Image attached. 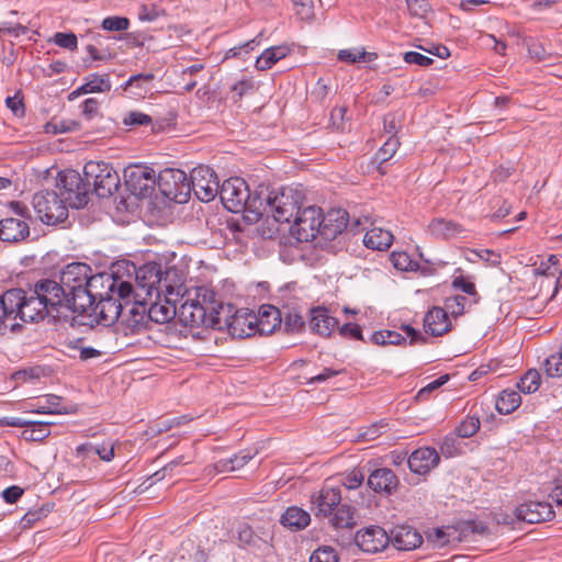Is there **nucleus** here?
I'll return each mask as SVG.
<instances>
[{"mask_svg": "<svg viewBox=\"0 0 562 562\" xmlns=\"http://www.w3.org/2000/svg\"><path fill=\"white\" fill-rule=\"evenodd\" d=\"M104 274H92L89 265L71 262L60 272L59 282L44 279L35 283L33 291L41 300L43 318L58 307L74 313H86L97 300L94 290L103 284Z\"/></svg>", "mask_w": 562, "mask_h": 562, "instance_id": "1", "label": "nucleus"}, {"mask_svg": "<svg viewBox=\"0 0 562 562\" xmlns=\"http://www.w3.org/2000/svg\"><path fill=\"white\" fill-rule=\"evenodd\" d=\"M236 310L234 305L217 300L212 289L199 286L195 296L180 305L179 318L186 326H204L228 331Z\"/></svg>", "mask_w": 562, "mask_h": 562, "instance_id": "2", "label": "nucleus"}, {"mask_svg": "<svg viewBox=\"0 0 562 562\" xmlns=\"http://www.w3.org/2000/svg\"><path fill=\"white\" fill-rule=\"evenodd\" d=\"M304 201L301 189L285 187L280 190L259 186V195L252 201L256 217L272 216L276 222L290 223L299 214Z\"/></svg>", "mask_w": 562, "mask_h": 562, "instance_id": "3", "label": "nucleus"}, {"mask_svg": "<svg viewBox=\"0 0 562 562\" xmlns=\"http://www.w3.org/2000/svg\"><path fill=\"white\" fill-rule=\"evenodd\" d=\"M41 300L32 288L10 289L0 293V334L7 328L14 329L19 318L23 322H37L43 319Z\"/></svg>", "mask_w": 562, "mask_h": 562, "instance_id": "4", "label": "nucleus"}, {"mask_svg": "<svg viewBox=\"0 0 562 562\" xmlns=\"http://www.w3.org/2000/svg\"><path fill=\"white\" fill-rule=\"evenodd\" d=\"M218 195L223 205L229 212L248 211L254 214L252 201L259 195V187L251 194L244 179L229 178L223 182Z\"/></svg>", "mask_w": 562, "mask_h": 562, "instance_id": "5", "label": "nucleus"}, {"mask_svg": "<svg viewBox=\"0 0 562 562\" xmlns=\"http://www.w3.org/2000/svg\"><path fill=\"white\" fill-rule=\"evenodd\" d=\"M56 188L59 199L64 200L67 206L81 209L88 204V183L78 171L72 169L59 171Z\"/></svg>", "mask_w": 562, "mask_h": 562, "instance_id": "6", "label": "nucleus"}, {"mask_svg": "<svg viewBox=\"0 0 562 562\" xmlns=\"http://www.w3.org/2000/svg\"><path fill=\"white\" fill-rule=\"evenodd\" d=\"M83 176L88 186H93V190L99 198H109L120 188V176L108 162H87L83 167Z\"/></svg>", "mask_w": 562, "mask_h": 562, "instance_id": "7", "label": "nucleus"}, {"mask_svg": "<svg viewBox=\"0 0 562 562\" xmlns=\"http://www.w3.org/2000/svg\"><path fill=\"white\" fill-rule=\"evenodd\" d=\"M33 207L46 225H56L68 217V206L54 190H42L34 194Z\"/></svg>", "mask_w": 562, "mask_h": 562, "instance_id": "8", "label": "nucleus"}, {"mask_svg": "<svg viewBox=\"0 0 562 562\" xmlns=\"http://www.w3.org/2000/svg\"><path fill=\"white\" fill-rule=\"evenodd\" d=\"M161 192L178 203H184L190 198V177L180 169H165L158 176Z\"/></svg>", "mask_w": 562, "mask_h": 562, "instance_id": "9", "label": "nucleus"}, {"mask_svg": "<svg viewBox=\"0 0 562 562\" xmlns=\"http://www.w3.org/2000/svg\"><path fill=\"white\" fill-rule=\"evenodd\" d=\"M322 211L315 206L301 209L294 217L291 226V234L301 243H307L321 237L319 225Z\"/></svg>", "mask_w": 562, "mask_h": 562, "instance_id": "10", "label": "nucleus"}, {"mask_svg": "<svg viewBox=\"0 0 562 562\" xmlns=\"http://www.w3.org/2000/svg\"><path fill=\"white\" fill-rule=\"evenodd\" d=\"M124 179L130 192L140 199L150 196L158 183L155 170L142 165L127 167L124 170Z\"/></svg>", "mask_w": 562, "mask_h": 562, "instance_id": "11", "label": "nucleus"}, {"mask_svg": "<svg viewBox=\"0 0 562 562\" xmlns=\"http://www.w3.org/2000/svg\"><path fill=\"white\" fill-rule=\"evenodd\" d=\"M190 187L195 196L202 202H210L220 194V183L216 173L207 166H199L190 173Z\"/></svg>", "mask_w": 562, "mask_h": 562, "instance_id": "12", "label": "nucleus"}, {"mask_svg": "<svg viewBox=\"0 0 562 562\" xmlns=\"http://www.w3.org/2000/svg\"><path fill=\"white\" fill-rule=\"evenodd\" d=\"M195 290L196 288H186L184 276L180 270L175 267L164 270L160 295H164L165 299L181 301L180 305H182L188 301V299H193L195 296Z\"/></svg>", "mask_w": 562, "mask_h": 562, "instance_id": "13", "label": "nucleus"}, {"mask_svg": "<svg viewBox=\"0 0 562 562\" xmlns=\"http://www.w3.org/2000/svg\"><path fill=\"white\" fill-rule=\"evenodd\" d=\"M13 207L21 217H5L0 221V240L10 244L20 243L30 235L29 223L22 218L27 207L19 202L13 203Z\"/></svg>", "mask_w": 562, "mask_h": 562, "instance_id": "14", "label": "nucleus"}, {"mask_svg": "<svg viewBox=\"0 0 562 562\" xmlns=\"http://www.w3.org/2000/svg\"><path fill=\"white\" fill-rule=\"evenodd\" d=\"M355 542L367 553H378L390 544L389 533L380 526L371 525L356 532Z\"/></svg>", "mask_w": 562, "mask_h": 562, "instance_id": "15", "label": "nucleus"}, {"mask_svg": "<svg viewBox=\"0 0 562 562\" xmlns=\"http://www.w3.org/2000/svg\"><path fill=\"white\" fill-rule=\"evenodd\" d=\"M341 501L339 486L325 483L323 487L312 495V510L316 516L328 517L338 507Z\"/></svg>", "mask_w": 562, "mask_h": 562, "instance_id": "16", "label": "nucleus"}, {"mask_svg": "<svg viewBox=\"0 0 562 562\" xmlns=\"http://www.w3.org/2000/svg\"><path fill=\"white\" fill-rule=\"evenodd\" d=\"M515 514L519 520L528 524H539L554 517L552 502L548 501L525 502L516 508Z\"/></svg>", "mask_w": 562, "mask_h": 562, "instance_id": "17", "label": "nucleus"}, {"mask_svg": "<svg viewBox=\"0 0 562 562\" xmlns=\"http://www.w3.org/2000/svg\"><path fill=\"white\" fill-rule=\"evenodd\" d=\"M135 273L138 288L144 290L149 296L156 294L157 297H160L161 279L164 273L160 263L147 262L139 267Z\"/></svg>", "mask_w": 562, "mask_h": 562, "instance_id": "18", "label": "nucleus"}, {"mask_svg": "<svg viewBox=\"0 0 562 562\" xmlns=\"http://www.w3.org/2000/svg\"><path fill=\"white\" fill-rule=\"evenodd\" d=\"M321 222V238L325 241L333 240L347 229L349 214L342 209H331L325 215L322 214Z\"/></svg>", "mask_w": 562, "mask_h": 562, "instance_id": "19", "label": "nucleus"}, {"mask_svg": "<svg viewBox=\"0 0 562 562\" xmlns=\"http://www.w3.org/2000/svg\"><path fill=\"white\" fill-rule=\"evenodd\" d=\"M439 462L440 454L432 447L418 448L414 450L407 459L409 470L419 475L429 473Z\"/></svg>", "mask_w": 562, "mask_h": 562, "instance_id": "20", "label": "nucleus"}, {"mask_svg": "<svg viewBox=\"0 0 562 562\" xmlns=\"http://www.w3.org/2000/svg\"><path fill=\"white\" fill-rule=\"evenodd\" d=\"M257 315L248 310H236L228 325V334L233 338H247L257 333Z\"/></svg>", "mask_w": 562, "mask_h": 562, "instance_id": "21", "label": "nucleus"}, {"mask_svg": "<svg viewBox=\"0 0 562 562\" xmlns=\"http://www.w3.org/2000/svg\"><path fill=\"white\" fill-rule=\"evenodd\" d=\"M98 296L99 302L94 305L93 313L99 316L102 324H113L121 316L123 304L109 292L105 293V296L97 292V297Z\"/></svg>", "mask_w": 562, "mask_h": 562, "instance_id": "22", "label": "nucleus"}, {"mask_svg": "<svg viewBox=\"0 0 562 562\" xmlns=\"http://www.w3.org/2000/svg\"><path fill=\"white\" fill-rule=\"evenodd\" d=\"M390 543L397 550H413L423 542L420 533L409 526H397L392 529Z\"/></svg>", "mask_w": 562, "mask_h": 562, "instance_id": "23", "label": "nucleus"}, {"mask_svg": "<svg viewBox=\"0 0 562 562\" xmlns=\"http://www.w3.org/2000/svg\"><path fill=\"white\" fill-rule=\"evenodd\" d=\"M425 331L432 336H442L451 330V322L445 308L435 306L424 317Z\"/></svg>", "mask_w": 562, "mask_h": 562, "instance_id": "24", "label": "nucleus"}, {"mask_svg": "<svg viewBox=\"0 0 562 562\" xmlns=\"http://www.w3.org/2000/svg\"><path fill=\"white\" fill-rule=\"evenodd\" d=\"M310 326L316 334L328 337L338 326V321L326 307L317 306L311 310Z\"/></svg>", "mask_w": 562, "mask_h": 562, "instance_id": "25", "label": "nucleus"}, {"mask_svg": "<svg viewBox=\"0 0 562 562\" xmlns=\"http://www.w3.org/2000/svg\"><path fill=\"white\" fill-rule=\"evenodd\" d=\"M461 224L447 220L443 217H437L429 222L427 225V232L435 238L438 239H451L458 237L463 233Z\"/></svg>", "mask_w": 562, "mask_h": 562, "instance_id": "26", "label": "nucleus"}, {"mask_svg": "<svg viewBox=\"0 0 562 562\" xmlns=\"http://www.w3.org/2000/svg\"><path fill=\"white\" fill-rule=\"evenodd\" d=\"M397 483L398 480L395 473L386 468L374 470L368 479V485L379 493H391L396 488Z\"/></svg>", "mask_w": 562, "mask_h": 562, "instance_id": "27", "label": "nucleus"}, {"mask_svg": "<svg viewBox=\"0 0 562 562\" xmlns=\"http://www.w3.org/2000/svg\"><path fill=\"white\" fill-rule=\"evenodd\" d=\"M281 323V314L280 311L272 305H262L259 308V313L257 315V333L270 334L272 333L278 325Z\"/></svg>", "mask_w": 562, "mask_h": 562, "instance_id": "28", "label": "nucleus"}, {"mask_svg": "<svg viewBox=\"0 0 562 562\" xmlns=\"http://www.w3.org/2000/svg\"><path fill=\"white\" fill-rule=\"evenodd\" d=\"M165 300V304L159 302L151 303L148 310V316L150 319L159 324L167 323L172 319L177 313L179 314L181 301Z\"/></svg>", "mask_w": 562, "mask_h": 562, "instance_id": "29", "label": "nucleus"}, {"mask_svg": "<svg viewBox=\"0 0 562 562\" xmlns=\"http://www.w3.org/2000/svg\"><path fill=\"white\" fill-rule=\"evenodd\" d=\"M363 243L370 249L386 250L393 243V235L390 231L381 227H372L366 233Z\"/></svg>", "mask_w": 562, "mask_h": 562, "instance_id": "30", "label": "nucleus"}, {"mask_svg": "<svg viewBox=\"0 0 562 562\" xmlns=\"http://www.w3.org/2000/svg\"><path fill=\"white\" fill-rule=\"evenodd\" d=\"M311 522L310 514L296 506L289 507L281 517V524L293 530H301Z\"/></svg>", "mask_w": 562, "mask_h": 562, "instance_id": "31", "label": "nucleus"}, {"mask_svg": "<svg viewBox=\"0 0 562 562\" xmlns=\"http://www.w3.org/2000/svg\"><path fill=\"white\" fill-rule=\"evenodd\" d=\"M290 49L286 46H272L262 52L256 60V68L258 70H268L277 61L286 57Z\"/></svg>", "mask_w": 562, "mask_h": 562, "instance_id": "32", "label": "nucleus"}, {"mask_svg": "<svg viewBox=\"0 0 562 562\" xmlns=\"http://www.w3.org/2000/svg\"><path fill=\"white\" fill-rule=\"evenodd\" d=\"M104 280L109 282L108 292L116 299L123 300L125 304L130 303L131 294L133 292V285L128 281H123L114 276H105Z\"/></svg>", "mask_w": 562, "mask_h": 562, "instance_id": "33", "label": "nucleus"}, {"mask_svg": "<svg viewBox=\"0 0 562 562\" xmlns=\"http://www.w3.org/2000/svg\"><path fill=\"white\" fill-rule=\"evenodd\" d=\"M521 404L520 394L513 390H504L497 397L496 409L504 415L513 413Z\"/></svg>", "mask_w": 562, "mask_h": 562, "instance_id": "34", "label": "nucleus"}, {"mask_svg": "<svg viewBox=\"0 0 562 562\" xmlns=\"http://www.w3.org/2000/svg\"><path fill=\"white\" fill-rule=\"evenodd\" d=\"M257 452H251L250 450H243L235 454L232 458L222 459L216 463V469L221 472L223 471H235L237 469L243 468L246 463H248Z\"/></svg>", "mask_w": 562, "mask_h": 562, "instance_id": "35", "label": "nucleus"}, {"mask_svg": "<svg viewBox=\"0 0 562 562\" xmlns=\"http://www.w3.org/2000/svg\"><path fill=\"white\" fill-rule=\"evenodd\" d=\"M53 422H33L22 431V438L27 441H42L50 435Z\"/></svg>", "mask_w": 562, "mask_h": 562, "instance_id": "36", "label": "nucleus"}, {"mask_svg": "<svg viewBox=\"0 0 562 562\" xmlns=\"http://www.w3.org/2000/svg\"><path fill=\"white\" fill-rule=\"evenodd\" d=\"M38 414H65L67 409L61 405V397L48 394L38 402L37 407L33 411Z\"/></svg>", "mask_w": 562, "mask_h": 562, "instance_id": "37", "label": "nucleus"}, {"mask_svg": "<svg viewBox=\"0 0 562 562\" xmlns=\"http://www.w3.org/2000/svg\"><path fill=\"white\" fill-rule=\"evenodd\" d=\"M82 93L108 92L111 90L109 76L93 74L89 76L88 81L80 87Z\"/></svg>", "mask_w": 562, "mask_h": 562, "instance_id": "38", "label": "nucleus"}, {"mask_svg": "<svg viewBox=\"0 0 562 562\" xmlns=\"http://www.w3.org/2000/svg\"><path fill=\"white\" fill-rule=\"evenodd\" d=\"M333 526L335 528H351L355 526V509L349 505H340L337 507L333 517Z\"/></svg>", "mask_w": 562, "mask_h": 562, "instance_id": "39", "label": "nucleus"}, {"mask_svg": "<svg viewBox=\"0 0 562 562\" xmlns=\"http://www.w3.org/2000/svg\"><path fill=\"white\" fill-rule=\"evenodd\" d=\"M519 392L525 394L535 393L540 387V373L536 369L528 370L517 383Z\"/></svg>", "mask_w": 562, "mask_h": 562, "instance_id": "40", "label": "nucleus"}, {"mask_svg": "<svg viewBox=\"0 0 562 562\" xmlns=\"http://www.w3.org/2000/svg\"><path fill=\"white\" fill-rule=\"evenodd\" d=\"M371 341L375 345H400L405 341V337L394 330H379L371 335Z\"/></svg>", "mask_w": 562, "mask_h": 562, "instance_id": "41", "label": "nucleus"}, {"mask_svg": "<svg viewBox=\"0 0 562 562\" xmlns=\"http://www.w3.org/2000/svg\"><path fill=\"white\" fill-rule=\"evenodd\" d=\"M542 368L546 374L550 378H561L562 376V346L559 351L548 357Z\"/></svg>", "mask_w": 562, "mask_h": 562, "instance_id": "42", "label": "nucleus"}, {"mask_svg": "<svg viewBox=\"0 0 562 562\" xmlns=\"http://www.w3.org/2000/svg\"><path fill=\"white\" fill-rule=\"evenodd\" d=\"M374 58H376V54L367 53L360 49H341L338 53V59L349 64H356L364 60L371 61Z\"/></svg>", "mask_w": 562, "mask_h": 562, "instance_id": "43", "label": "nucleus"}, {"mask_svg": "<svg viewBox=\"0 0 562 562\" xmlns=\"http://www.w3.org/2000/svg\"><path fill=\"white\" fill-rule=\"evenodd\" d=\"M480 419L475 416L465 417L456 428V435L460 438H470L480 429Z\"/></svg>", "mask_w": 562, "mask_h": 562, "instance_id": "44", "label": "nucleus"}, {"mask_svg": "<svg viewBox=\"0 0 562 562\" xmlns=\"http://www.w3.org/2000/svg\"><path fill=\"white\" fill-rule=\"evenodd\" d=\"M458 438L459 437H457V435H453V434L447 435L443 438V440L440 445V452L445 457L451 458V457L460 454L461 447H460V442H459Z\"/></svg>", "mask_w": 562, "mask_h": 562, "instance_id": "45", "label": "nucleus"}, {"mask_svg": "<svg viewBox=\"0 0 562 562\" xmlns=\"http://www.w3.org/2000/svg\"><path fill=\"white\" fill-rule=\"evenodd\" d=\"M336 550L329 546L319 547L310 557V562H338Z\"/></svg>", "mask_w": 562, "mask_h": 562, "instance_id": "46", "label": "nucleus"}, {"mask_svg": "<svg viewBox=\"0 0 562 562\" xmlns=\"http://www.w3.org/2000/svg\"><path fill=\"white\" fill-rule=\"evenodd\" d=\"M400 147V140L395 135H392L387 138V140L383 144V146L376 153V158L381 161H387Z\"/></svg>", "mask_w": 562, "mask_h": 562, "instance_id": "47", "label": "nucleus"}, {"mask_svg": "<svg viewBox=\"0 0 562 562\" xmlns=\"http://www.w3.org/2000/svg\"><path fill=\"white\" fill-rule=\"evenodd\" d=\"M54 44H56L59 47L69 49V50H76L78 48V40L75 33H63L57 32L50 40Z\"/></svg>", "mask_w": 562, "mask_h": 562, "instance_id": "48", "label": "nucleus"}, {"mask_svg": "<svg viewBox=\"0 0 562 562\" xmlns=\"http://www.w3.org/2000/svg\"><path fill=\"white\" fill-rule=\"evenodd\" d=\"M391 262L393 263L394 268L401 271H409L414 270L417 266L416 262H414L407 252H392L391 254Z\"/></svg>", "mask_w": 562, "mask_h": 562, "instance_id": "49", "label": "nucleus"}, {"mask_svg": "<svg viewBox=\"0 0 562 562\" xmlns=\"http://www.w3.org/2000/svg\"><path fill=\"white\" fill-rule=\"evenodd\" d=\"M77 127H78V123H76L74 121H69V122H66V121H58V122L57 121H50V122L45 124L44 131L47 134L56 135V134H59V133H66V132L75 131V130H77Z\"/></svg>", "mask_w": 562, "mask_h": 562, "instance_id": "50", "label": "nucleus"}, {"mask_svg": "<svg viewBox=\"0 0 562 562\" xmlns=\"http://www.w3.org/2000/svg\"><path fill=\"white\" fill-rule=\"evenodd\" d=\"M130 20L124 16H108L102 21V29L110 32H121L127 30Z\"/></svg>", "mask_w": 562, "mask_h": 562, "instance_id": "51", "label": "nucleus"}, {"mask_svg": "<svg viewBox=\"0 0 562 562\" xmlns=\"http://www.w3.org/2000/svg\"><path fill=\"white\" fill-rule=\"evenodd\" d=\"M527 49L530 58L535 59L536 61H542L550 55L543 44L536 38H530L527 41Z\"/></svg>", "mask_w": 562, "mask_h": 562, "instance_id": "52", "label": "nucleus"}, {"mask_svg": "<svg viewBox=\"0 0 562 562\" xmlns=\"http://www.w3.org/2000/svg\"><path fill=\"white\" fill-rule=\"evenodd\" d=\"M467 301L463 295H453L446 299L445 305L451 315L460 316L464 313Z\"/></svg>", "mask_w": 562, "mask_h": 562, "instance_id": "53", "label": "nucleus"}, {"mask_svg": "<svg viewBox=\"0 0 562 562\" xmlns=\"http://www.w3.org/2000/svg\"><path fill=\"white\" fill-rule=\"evenodd\" d=\"M407 10L412 16L425 18L429 12V3L427 0H406Z\"/></svg>", "mask_w": 562, "mask_h": 562, "instance_id": "54", "label": "nucleus"}, {"mask_svg": "<svg viewBox=\"0 0 562 562\" xmlns=\"http://www.w3.org/2000/svg\"><path fill=\"white\" fill-rule=\"evenodd\" d=\"M123 123L135 126L148 125L151 123V117L145 113L132 111L124 116Z\"/></svg>", "mask_w": 562, "mask_h": 562, "instance_id": "55", "label": "nucleus"}, {"mask_svg": "<svg viewBox=\"0 0 562 562\" xmlns=\"http://www.w3.org/2000/svg\"><path fill=\"white\" fill-rule=\"evenodd\" d=\"M448 380H449V375H447V374L439 376L437 380L430 382L429 384H427L426 386L420 389L416 395V398L419 401L426 400L427 396L432 391H435V390L439 389L440 386H442L443 384H446Z\"/></svg>", "mask_w": 562, "mask_h": 562, "instance_id": "56", "label": "nucleus"}, {"mask_svg": "<svg viewBox=\"0 0 562 562\" xmlns=\"http://www.w3.org/2000/svg\"><path fill=\"white\" fill-rule=\"evenodd\" d=\"M254 89V82L249 79H241L235 82L231 90L234 93L233 99L235 101L240 100L246 93Z\"/></svg>", "mask_w": 562, "mask_h": 562, "instance_id": "57", "label": "nucleus"}, {"mask_svg": "<svg viewBox=\"0 0 562 562\" xmlns=\"http://www.w3.org/2000/svg\"><path fill=\"white\" fill-rule=\"evenodd\" d=\"M94 450H95V445H93L92 442H86V443L79 445L76 448L75 454H76V458L80 459L81 463L83 465H86L87 462L95 456Z\"/></svg>", "mask_w": 562, "mask_h": 562, "instance_id": "58", "label": "nucleus"}, {"mask_svg": "<svg viewBox=\"0 0 562 562\" xmlns=\"http://www.w3.org/2000/svg\"><path fill=\"white\" fill-rule=\"evenodd\" d=\"M452 286L457 290H460L461 292L471 295L476 296L477 292L475 289V285L472 281L465 279L464 277H456L452 281Z\"/></svg>", "mask_w": 562, "mask_h": 562, "instance_id": "59", "label": "nucleus"}, {"mask_svg": "<svg viewBox=\"0 0 562 562\" xmlns=\"http://www.w3.org/2000/svg\"><path fill=\"white\" fill-rule=\"evenodd\" d=\"M403 59L407 64H414L422 67H427L434 63L430 57L418 52H406L403 56Z\"/></svg>", "mask_w": 562, "mask_h": 562, "instance_id": "60", "label": "nucleus"}, {"mask_svg": "<svg viewBox=\"0 0 562 562\" xmlns=\"http://www.w3.org/2000/svg\"><path fill=\"white\" fill-rule=\"evenodd\" d=\"M295 14L302 21H311L314 18V5L313 1L300 3L296 8H294Z\"/></svg>", "mask_w": 562, "mask_h": 562, "instance_id": "61", "label": "nucleus"}, {"mask_svg": "<svg viewBox=\"0 0 562 562\" xmlns=\"http://www.w3.org/2000/svg\"><path fill=\"white\" fill-rule=\"evenodd\" d=\"M256 45H258L257 38H252L239 46L229 48L225 54V58L227 59L237 57L241 54V52L248 53L249 50L254 49Z\"/></svg>", "mask_w": 562, "mask_h": 562, "instance_id": "62", "label": "nucleus"}, {"mask_svg": "<svg viewBox=\"0 0 562 562\" xmlns=\"http://www.w3.org/2000/svg\"><path fill=\"white\" fill-rule=\"evenodd\" d=\"M339 334L342 337H349V338L362 340L361 328L356 324H351V323L344 324L341 327H339Z\"/></svg>", "mask_w": 562, "mask_h": 562, "instance_id": "63", "label": "nucleus"}, {"mask_svg": "<svg viewBox=\"0 0 562 562\" xmlns=\"http://www.w3.org/2000/svg\"><path fill=\"white\" fill-rule=\"evenodd\" d=\"M45 515L43 509L29 510L21 518V527L22 528H31L37 520H40Z\"/></svg>", "mask_w": 562, "mask_h": 562, "instance_id": "64", "label": "nucleus"}]
</instances>
